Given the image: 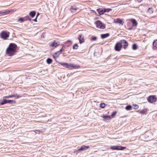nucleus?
Listing matches in <instances>:
<instances>
[{"instance_id":"1","label":"nucleus","mask_w":157,"mask_h":157,"mask_svg":"<svg viewBox=\"0 0 157 157\" xmlns=\"http://www.w3.org/2000/svg\"><path fill=\"white\" fill-rule=\"evenodd\" d=\"M17 47L16 44L13 43L10 44L6 50L7 54L10 56H12L15 53Z\"/></svg>"},{"instance_id":"2","label":"nucleus","mask_w":157,"mask_h":157,"mask_svg":"<svg viewBox=\"0 0 157 157\" xmlns=\"http://www.w3.org/2000/svg\"><path fill=\"white\" fill-rule=\"evenodd\" d=\"M60 64L70 70L73 69L79 68L80 67V66L77 64L67 63H61Z\"/></svg>"},{"instance_id":"3","label":"nucleus","mask_w":157,"mask_h":157,"mask_svg":"<svg viewBox=\"0 0 157 157\" xmlns=\"http://www.w3.org/2000/svg\"><path fill=\"white\" fill-rule=\"evenodd\" d=\"M147 100L149 102L153 103L156 101L157 98L155 95H151L149 96Z\"/></svg>"},{"instance_id":"4","label":"nucleus","mask_w":157,"mask_h":157,"mask_svg":"<svg viewBox=\"0 0 157 157\" xmlns=\"http://www.w3.org/2000/svg\"><path fill=\"white\" fill-rule=\"evenodd\" d=\"M96 26L98 28H99L101 29H104L105 28V26L102 22L100 21H98L96 22Z\"/></svg>"},{"instance_id":"5","label":"nucleus","mask_w":157,"mask_h":157,"mask_svg":"<svg viewBox=\"0 0 157 157\" xmlns=\"http://www.w3.org/2000/svg\"><path fill=\"white\" fill-rule=\"evenodd\" d=\"M126 147L121 146H115L110 147V148L111 149L117 150H122L126 148Z\"/></svg>"},{"instance_id":"6","label":"nucleus","mask_w":157,"mask_h":157,"mask_svg":"<svg viewBox=\"0 0 157 157\" xmlns=\"http://www.w3.org/2000/svg\"><path fill=\"white\" fill-rule=\"evenodd\" d=\"M122 43H120V41L119 42H117L115 45V49L116 51H120L122 47Z\"/></svg>"},{"instance_id":"7","label":"nucleus","mask_w":157,"mask_h":157,"mask_svg":"<svg viewBox=\"0 0 157 157\" xmlns=\"http://www.w3.org/2000/svg\"><path fill=\"white\" fill-rule=\"evenodd\" d=\"M1 36L2 38L6 39L9 37V35L6 32L3 31L1 33Z\"/></svg>"},{"instance_id":"8","label":"nucleus","mask_w":157,"mask_h":157,"mask_svg":"<svg viewBox=\"0 0 157 157\" xmlns=\"http://www.w3.org/2000/svg\"><path fill=\"white\" fill-rule=\"evenodd\" d=\"M78 39L79 40V43L80 44L84 42V36L82 34H80L78 36Z\"/></svg>"},{"instance_id":"9","label":"nucleus","mask_w":157,"mask_h":157,"mask_svg":"<svg viewBox=\"0 0 157 157\" xmlns=\"http://www.w3.org/2000/svg\"><path fill=\"white\" fill-rule=\"evenodd\" d=\"M89 146H86L85 145H83L78 150V151H82L86 150L90 148Z\"/></svg>"},{"instance_id":"10","label":"nucleus","mask_w":157,"mask_h":157,"mask_svg":"<svg viewBox=\"0 0 157 157\" xmlns=\"http://www.w3.org/2000/svg\"><path fill=\"white\" fill-rule=\"evenodd\" d=\"M129 21H131L132 23V26L133 27H136L137 25V22L136 20L133 18H131L129 20Z\"/></svg>"},{"instance_id":"11","label":"nucleus","mask_w":157,"mask_h":157,"mask_svg":"<svg viewBox=\"0 0 157 157\" xmlns=\"http://www.w3.org/2000/svg\"><path fill=\"white\" fill-rule=\"evenodd\" d=\"M59 44V43L58 42H57L55 40L50 45V47H56Z\"/></svg>"},{"instance_id":"12","label":"nucleus","mask_w":157,"mask_h":157,"mask_svg":"<svg viewBox=\"0 0 157 157\" xmlns=\"http://www.w3.org/2000/svg\"><path fill=\"white\" fill-rule=\"evenodd\" d=\"M120 43L124 44V48L125 49L128 46V44L126 40H120Z\"/></svg>"},{"instance_id":"13","label":"nucleus","mask_w":157,"mask_h":157,"mask_svg":"<svg viewBox=\"0 0 157 157\" xmlns=\"http://www.w3.org/2000/svg\"><path fill=\"white\" fill-rule=\"evenodd\" d=\"M97 11L100 15L103 14L105 12H104V9L101 10L100 9H97Z\"/></svg>"},{"instance_id":"14","label":"nucleus","mask_w":157,"mask_h":157,"mask_svg":"<svg viewBox=\"0 0 157 157\" xmlns=\"http://www.w3.org/2000/svg\"><path fill=\"white\" fill-rule=\"evenodd\" d=\"M109 35V33L101 35V37L102 39H104L108 37Z\"/></svg>"},{"instance_id":"15","label":"nucleus","mask_w":157,"mask_h":157,"mask_svg":"<svg viewBox=\"0 0 157 157\" xmlns=\"http://www.w3.org/2000/svg\"><path fill=\"white\" fill-rule=\"evenodd\" d=\"M3 99L0 102V104L1 105H4L5 104L7 103V100L3 98Z\"/></svg>"},{"instance_id":"16","label":"nucleus","mask_w":157,"mask_h":157,"mask_svg":"<svg viewBox=\"0 0 157 157\" xmlns=\"http://www.w3.org/2000/svg\"><path fill=\"white\" fill-rule=\"evenodd\" d=\"M77 8L75 6H72L71 7V10L72 12H75Z\"/></svg>"},{"instance_id":"17","label":"nucleus","mask_w":157,"mask_h":157,"mask_svg":"<svg viewBox=\"0 0 157 157\" xmlns=\"http://www.w3.org/2000/svg\"><path fill=\"white\" fill-rule=\"evenodd\" d=\"M60 52L59 51H57L55 53L54 55H53V56L54 58H55L56 57H58L60 54Z\"/></svg>"},{"instance_id":"18","label":"nucleus","mask_w":157,"mask_h":157,"mask_svg":"<svg viewBox=\"0 0 157 157\" xmlns=\"http://www.w3.org/2000/svg\"><path fill=\"white\" fill-rule=\"evenodd\" d=\"M36 12L34 11H31L29 13V15L32 17H34L36 14Z\"/></svg>"},{"instance_id":"19","label":"nucleus","mask_w":157,"mask_h":157,"mask_svg":"<svg viewBox=\"0 0 157 157\" xmlns=\"http://www.w3.org/2000/svg\"><path fill=\"white\" fill-rule=\"evenodd\" d=\"M102 117H103L104 119H111V117L110 116L108 115H103L102 116Z\"/></svg>"},{"instance_id":"20","label":"nucleus","mask_w":157,"mask_h":157,"mask_svg":"<svg viewBox=\"0 0 157 157\" xmlns=\"http://www.w3.org/2000/svg\"><path fill=\"white\" fill-rule=\"evenodd\" d=\"M46 61L48 63L50 64L52 62V60L50 58H48L47 59Z\"/></svg>"},{"instance_id":"21","label":"nucleus","mask_w":157,"mask_h":157,"mask_svg":"<svg viewBox=\"0 0 157 157\" xmlns=\"http://www.w3.org/2000/svg\"><path fill=\"white\" fill-rule=\"evenodd\" d=\"M147 111V109H143L142 110H141L140 111V113H141L142 114H146V112Z\"/></svg>"},{"instance_id":"22","label":"nucleus","mask_w":157,"mask_h":157,"mask_svg":"<svg viewBox=\"0 0 157 157\" xmlns=\"http://www.w3.org/2000/svg\"><path fill=\"white\" fill-rule=\"evenodd\" d=\"M7 103H9L10 104H13L15 103V101L14 100H7Z\"/></svg>"},{"instance_id":"23","label":"nucleus","mask_w":157,"mask_h":157,"mask_svg":"<svg viewBox=\"0 0 157 157\" xmlns=\"http://www.w3.org/2000/svg\"><path fill=\"white\" fill-rule=\"evenodd\" d=\"M125 109L127 110H130L132 109V106L130 105H128L126 107Z\"/></svg>"},{"instance_id":"24","label":"nucleus","mask_w":157,"mask_h":157,"mask_svg":"<svg viewBox=\"0 0 157 157\" xmlns=\"http://www.w3.org/2000/svg\"><path fill=\"white\" fill-rule=\"evenodd\" d=\"M153 45L154 47L157 48V40H155L153 42Z\"/></svg>"},{"instance_id":"25","label":"nucleus","mask_w":157,"mask_h":157,"mask_svg":"<svg viewBox=\"0 0 157 157\" xmlns=\"http://www.w3.org/2000/svg\"><path fill=\"white\" fill-rule=\"evenodd\" d=\"M15 97V95H10L4 96L3 97V98H10L13 97Z\"/></svg>"},{"instance_id":"26","label":"nucleus","mask_w":157,"mask_h":157,"mask_svg":"<svg viewBox=\"0 0 157 157\" xmlns=\"http://www.w3.org/2000/svg\"><path fill=\"white\" fill-rule=\"evenodd\" d=\"M137 45L136 44H134L132 45V49L134 50H136L137 49Z\"/></svg>"},{"instance_id":"27","label":"nucleus","mask_w":157,"mask_h":157,"mask_svg":"<svg viewBox=\"0 0 157 157\" xmlns=\"http://www.w3.org/2000/svg\"><path fill=\"white\" fill-rule=\"evenodd\" d=\"M105 106V105L104 103H101L100 104V107L102 108H104Z\"/></svg>"},{"instance_id":"28","label":"nucleus","mask_w":157,"mask_h":157,"mask_svg":"<svg viewBox=\"0 0 157 157\" xmlns=\"http://www.w3.org/2000/svg\"><path fill=\"white\" fill-rule=\"evenodd\" d=\"M78 45L77 44H75L73 46V49H77L78 48Z\"/></svg>"},{"instance_id":"29","label":"nucleus","mask_w":157,"mask_h":157,"mask_svg":"<svg viewBox=\"0 0 157 157\" xmlns=\"http://www.w3.org/2000/svg\"><path fill=\"white\" fill-rule=\"evenodd\" d=\"M112 10V9H109V8H107V9H104V12H109L111 10Z\"/></svg>"},{"instance_id":"30","label":"nucleus","mask_w":157,"mask_h":157,"mask_svg":"<svg viewBox=\"0 0 157 157\" xmlns=\"http://www.w3.org/2000/svg\"><path fill=\"white\" fill-rule=\"evenodd\" d=\"M8 13V12L7 11L3 12L2 11H0V14H2V15H4V14H7Z\"/></svg>"},{"instance_id":"31","label":"nucleus","mask_w":157,"mask_h":157,"mask_svg":"<svg viewBox=\"0 0 157 157\" xmlns=\"http://www.w3.org/2000/svg\"><path fill=\"white\" fill-rule=\"evenodd\" d=\"M116 22L119 23H121L122 22V21L121 20L118 18L116 19Z\"/></svg>"},{"instance_id":"32","label":"nucleus","mask_w":157,"mask_h":157,"mask_svg":"<svg viewBox=\"0 0 157 157\" xmlns=\"http://www.w3.org/2000/svg\"><path fill=\"white\" fill-rule=\"evenodd\" d=\"M97 39V37L94 36L91 37V40H95Z\"/></svg>"},{"instance_id":"33","label":"nucleus","mask_w":157,"mask_h":157,"mask_svg":"<svg viewBox=\"0 0 157 157\" xmlns=\"http://www.w3.org/2000/svg\"><path fill=\"white\" fill-rule=\"evenodd\" d=\"M116 114V112H113L111 115V116L112 117H114Z\"/></svg>"},{"instance_id":"34","label":"nucleus","mask_w":157,"mask_h":157,"mask_svg":"<svg viewBox=\"0 0 157 157\" xmlns=\"http://www.w3.org/2000/svg\"><path fill=\"white\" fill-rule=\"evenodd\" d=\"M18 21H21V22H23L24 21L22 17L18 19Z\"/></svg>"},{"instance_id":"35","label":"nucleus","mask_w":157,"mask_h":157,"mask_svg":"<svg viewBox=\"0 0 157 157\" xmlns=\"http://www.w3.org/2000/svg\"><path fill=\"white\" fill-rule=\"evenodd\" d=\"M148 12H150V13H152L153 11L151 9L149 8L148 10Z\"/></svg>"},{"instance_id":"36","label":"nucleus","mask_w":157,"mask_h":157,"mask_svg":"<svg viewBox=\"0 0 157 157\" xmlns=\"http://www.w3.org/2000/svg\"><path fill=\"white\" fill-rule=\"evenodd\" d=\"M63 48H62L61 49H60V50L59 51L61 53V52H62V51H63Z\"/></svg>"},{"instance_id":"37","label":"nucleus","mask_w":157,"mask_h":157,"mask_svg":"<svg viewBox=\"0 0 157 157\" xmlns=\"http://www.w3.org/2000/svg\"><path fill=\"white\" fill-rule=\"evenodd\" d=\"M33 21H35V22H36L37 21V18L36 17V18L34 19L33 20Z\"/></svg>"},{"instance_id":"38","label":"nucleus","mask_w":157,"mask_h":157,"mask_svg":"<svg viewBox=\"0 0 157 157\" xmlns=\"http://www.w3.org/2000/svg\"><path fill=\"white\" fill-rule=\"evenodd\" d=\"M135 109H136L138 108V106L136 105V106H135Z\"/></svg>"},{"instance_id":"39","label":"nucleus","mask_w":157,"mask_h":157,"mask_svg":"<svg viewBox=\"0 0 157 157\" xmlns=\"http://www.w3.org/2000/svg\"><path fill=\"white\" fill-rule=\"evenodd\" d=\"M138 2H141L142 0H137Z\"/></svg>"},{"instance_id":"40","label":"nucleus","mask_w":157,"mask_h":157,"mask_svg":"<svg viewBox=\"0 0 157 157\" xmlns=\"http://www.w3.org/2000/svg\"><path fill=\"white\" fill-rule=\"evenodd\" d=\"M39 13H37V15L36 16V18H37V17L38 16V15H39Z\"/></svg>"},{"instance_id":"41","label":"nucleus","mask_w":157,"mask_h":157,"mask_svg":"<svg viewBox=\"0 0 157 157\" xmlns=\"http://www.w3.org/2000/svg\"><path fill=\"white\" fill-rule=\"evenodd\" d=\"M21 97V96H19V95H18V96H17V97L18 98H20V97Z\"/></svg>"},{"instance_id":"42","label":"nucleus","mask_w":157,"mask_h":157,"mask_svg":"<svg viewBox=\"0 0 157 157\" xmlns=\"http://www.w3.org/2000/svg\"><path fill=\"white\" fill-rule=\"evenodd\" d=\"M28 17L29 18V20L30 21H31V19L30 18H29V17Z\"/></svg>"},{"instance_id":"43","label":"nucleus","mask_w":157,"mask_h":157,"mask_svg":"<svg viewBox=\"0 0 157 157\" xmlns=\"http://www.w3.org/2000/svg\"><path fill=\"white\" fill-rule=\"evenodd\" d=\"M132 29V28H130L129 29H130V30H131V29Z\"/></svg>"},{"instance_id":"44","label":"nucleus","mask_w":157,"mask_h":157,"mask_svg":"<svg viewBox=\"0 0 157 157\" xmlns=\"http://www.w3.org/2000/svg\"><path fill=\"white\" fill-rule=\"evenodd\" d=\"M69 42H70L71 41H70V40H68V41H67V42H69Z\"/></svg>"}]
</instances>
